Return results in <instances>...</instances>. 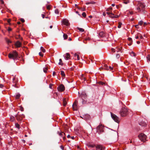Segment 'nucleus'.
Instances as JSON below:
<instances>
[{
  "label": "nucleus",
  "instance_id": "1",
  "mask_svg": "<svg viewBox=\"0 0 150 150\" xmlns=\"http://www.w3.org/2000/svg\"><path fill=\"white\" fill-rule=\"evenodd\" d=\"M137 3V10L138 12H140L141 11H143L145 7V5L144 3L140 1H138Z\"/></svg>",
  "mask_w": 150,
  "mask_h": 150
},
{
  "label": "nucleus",
  "instance_id": "2",
  "mask_svg": "<svg viewBox=\"0 0 150 150\" xmlns=\"http://www.w3.org/2000/svg\"><path fill=\"white\" fill-rule=\"evenodd\" d=\"M18 54L16 51H14L12 53H10L8 55V57L10 59H13L14 61L17 59Z\"/></svg>",
  "mask_w": 150,
  "mask_h": 150
},
{
  "label": "nucleus",
  "instance_id": "3",
  "mask_svg": "<svg viewBox=\"0 0 150 150\" xmlns=\"http://www.w3.org/2000/svg\"><path fill=\"white\" fill-rule=\"evenodd\" d=\"M139 138L142 141L144 142L146 140V136L144 133H141L138 136Z\"/></svg>",
  "mask_w": 150,
  "mask_h": 150
},
{
  "label": "nucleus",
  "instance_id": "4",
  "mask_svg": "<svg viewBox=\"0 0 150 150\" xmlns=\"http://www.w3.org/2000/svg\"><path fill=\"white\" fill-rule=\"evenodd\" d=\"M128 110L125 108H122L120 111V114L122 117L126 116L127 114Z\"/></svg>",
  "mask_w": 150,
  "mask_h": 150
},
{
  "label": "nucleus",
  "instance_id": "5",
  "mask_svg": "<svg viewBox=\"0 0 150 150\" xmlns=\"http://www.w3.org/2000/svg\"><path fill=\"white\" fill-rule=\"evenodd\" d=\"M97 132L99 134H100L103 132V126L102 125H100L98 126L96 129Z\"/></svg>",
  "mask_w": 150,
  "mask_h": 150
},
{
  "label": "nucleus",
  "instance_id": "6",
  "mask_svg": "<svg viewBox=\"0 0 150 150\" xmlns=\"http://www.w3.org/2000/svg\"><path fill=\"white\" fill-rule=\"evenodd\" d=\"M110 113L112 119L116 122L119 123L120 120V118L112 113L111 112Z\"/></svg>",
  "mask_w": 150,
  "mask_h": 150
},
{
  "label": "nucleus",
  "instance_id": "7",
  "mask_svg": "<svg viewBox=\"0 0 150 150\" xmlns=\"http://www.w3.org/2000/svg\"><path fill=\"white\" fill-rule=\"evenodd\" d=\"M79 97L81 98L82 104H84L85 101L84 99H86V94L85 92H83L80 95Z\"/></svg>",
  "mask_w": 150,
  "mask_h": 150
},
{
  "label": "nucleus",
  "instance_id": "8",
  "mask_svg": "<svg viewBox=\"0 0 150 150\" xmlns=\"http://www.w3.org/2000/svg\"><path fill=\"white\" fill-rule=\"evenodd\" d=\"M78 102L77 100H76L72 105V108L74 110H77L78 108L77 106Z\"/></svg>",
  "mask_w": 150,
  "mask_h": 150
},
{
  "label": "nucleus",
  "instance_id": "9",
  "mask_svg": "<svg viewBox=\"0 0 150 150\" xmlns=\"http://www.w3.org/2000/svg\"><path fill=\"white\" fill-rule=\"evenodd\" d=\"M96 147L97 150H104L105 149L104 146L101 145H97Z\"/></svg>",
  "mask_w": 150,
  "mask_h": 150
},
{
  "label": "nucleus",
  "instance_id": "10",
  "mask_svg": "<svg viewBox=\"0 0 150 150\" xmlns=\"http://www.w3.org/2000/svg\"><path fill=\"white\" fill-rule=\"evenodd\" d=\"M106 13L108 15V16L112 18H115L118 17L117 15L113 14L112 13L106 12Z\"/></svg>",
  "mask_w": 150,
  "mask_h": 150
},
{
  "label": "nucleus",
  "instance_id": "11",
  "mask_svg": "<svg viewBox=\"0 0 150 150\" xmlns=\"http://www.w3.org/2000/svg\"><path fill=\"white\" fill-rule=\"evenodd\" d=\"M58 91H63L65 90V87L63 84H61L57 87Z\"/></svg>",
  "mask_w": 150,
  "mask_h": 150
},
{
  "label": "nucleus",
  "instance_id": "12",
  "mask_svg": "<svg viewBox=\"0 0 150 150\" xmlns=\"http://www.w3.org/2000/svg\"><path fill=\"white\" fill-rule=\"evenodd\" d=\"M62 22L63 24L67 26H68L69 24V22L68 20L66 19H63L62 21Z\"/></svg>",
  "mask_w": 150,
  "mask_h": 150
},
{
  "label": "nucleus",
  "instance_id": "13",
  "mask_svg": "<svg viewBox=\"0 0 150 150\" xmlns=\"http://www.w3.org/2000/svg\"><path fill=\"white\" fill-rule=\"evenodd\" d=\"M103 69L107 70H110V71H111L113 69V67H111L110 66L108 67L107 65L105 64Z\"/></svg>",
  "mask_w": 150,
  "mask_h": 150
},
{
  "label": "nucleus",
  "instance_id": "14",
  "mask_svg": "<svg viewBox=\"0 0 150 150\" xmlns=\"http://www.w3.org/2000/svg\"><path fill=\"white\" fill-rule=\"evenodd\" d=\"M57 133L61 137H63V139L64 140L65 139V137L64 136L65 135L64 133H63V132H58Z\"/></svg>",
  "mask_w": 150,
  "mask_h": 150
},
{
  "label": "nucleus",
  "instance_id": "15",
  "mask_svg": "<svg viewBox=\"0 0 150 150\" xmlns=\"http://www.w3.org/2000/svg\"><path fill=\"white\" fill-rule=\"evenodd\" d=\"M22 44L19 41H18L15 43V45L17 47H20L21 45Z\"/></svg>",
  "mask_w": 150,
  "mask_h": 150
},
{
  "label": "nucleus",
  "instance_id": "16",
  "mask_svg": "<svg viewBox=\"0 0 150 150\" xmlns=\"http://www.w3.org/2000/svg\"><path fill=\"white\" fill-rule=\"evenodd\" d=\"M70 56L69 54L68 53H66V55L65 56H64V57H65V59L67 60L69 59Z\"/></svg>",
  "mask_w": 150,
  "mask_h": 150
},
{
  "label": "nucleus",
  "instance_id": "17",
  "mask_svg": "<svg viewBox=\"0 0 150 150\" xmlns=\"http://www.w3.org/2000/svg\"><path fill=\"white\" fill-rule=\"evenodd\" d=\"M83 117L84 119L87 120H88L90 118V116L88 114H86L85 115H83Z\"/></svg>",
  "mask_w": 150,
  "mask_h": 150
},
{
  "label": "nucleus",
  "instance_id": "18",
  "mask_svg": "<svg viewBox=\"0 0 150 150\" xmlns=\"http://www.w3.org/2000/svg\"><path fill=\"white\" fill-rule=\"evenodd\" d=\"M74 57L75 58V59L76 60H79L80 59V57H79V56L78 54H75L74 55Z\"/></svg>",
  "mask_w": 150,
  "mask_h": 150
},
{
  "label": "nucleus",
  "instance_id": "19",
  "mask_svg": "<svg viewBox=\"0 0 150 150\" xmlns=\"http://www.w3.org/2000/svg\"><path fill=\"white\" fill-rule=\"evenodd\" d=\"M139 124L143 126H145L146 125V124L144 122H141L139 123Z\"/></svg>",
  "mask_w": 150,
  "mask_h": 150
},
{
  "label": "nucleus",
  "instance_id": "20",
  "mask_svg": "<svg viewBox=\"0 0 150 150\" xmlns=\"http://www.w3.org/2000/svg\"><path fill=\"white\" fill-rule=\"evenodd\" d=\"M99 35L101 37H103L105 36L104 33L103 32H100L99 33Z\"/></svg>",
  "mask_w": 150,
  "mask_h": 150
},
{
  "label": "nucleus",
  "instance_id": "21",
  "mask_svg": "<svg viewBox=\"0 0 150 150\" xmlns=\"http://www.w3.org/2000/svg\"><path fill=\"white\" fill-rule=\"evenodd\" d=\"M130 54L132 56L135 57L136 56V54H135V53L132 51L130 52Z\"/></svg>",
  "mask_w": 150,
  "mask_h": 150
},
{
  "label": "nucleus",
  "instance_id": "22",
  "mask_svg": "<svg viewBox=\"0 0 150 150\" xmlns=\"http://www.w3.org/2000/svg\"><path fill=\"white\" fill-rule=\"evenodd\" d=\"M40 50L43 53H45V50L44 48L42 46L40 47Z\"/></svg>",
  "mask_w": 150,
  "mask_h": 150
},
{
  "label": "nucleus",
  "instance_id": "23",
  "mask_svg": "<svg viewBox=\"0 0 150 150\" xmlns=\"http://www.w3.org/2000/svg\"><path fill=\"white\" fill-rule=\"evenodd\" d=\"M63 105L64 106H66L67 104V102H66V100L65 99H64L63 100Z\"/></svg>",
  "mask_w": 150,
  "mask_h": 150
},
{
  "label": "nucleus",
  "instance_id": "24",
  "mask_svg": "<svg viewBox=\"0 0 150 150\" xmlns=\"http://www.w3.org/2000/svg\"><path fill=\"white\" fill-rule=\"evenodd\" d=\"M15 125L16 127L18 129H19L20 128V125L18 123H15Z\"/></svg>",
  "mask_w": 150,
  "mask_h": 150
},
{
  "label": "nucleus",
  "instance_id": "25",
  "mask_svg": "<svg viewBox=\"0 0 150 150\" xmlns=\"http://www.w3.org/2000/svg\"><path fill=\"white\" fill-rule=\"evenodd\" d=\"M95 4V2L94 1H92L90 2H86V4L87 5L89 4Z\"/></svg>",
  "mask_w": 150,
  "mask_h": 150
},
{
  "label": "nucleus",
  "instance_id": "26",
  "mask_svg": "<svg viewBox=\"0 0 150 150\" xmlns=\"http://www.w3.org/2000/svg\"><path fill=\"white\" fill-rule=\"evenodd\" d=\"M7 43L8 44L9 43H11V41L9 40L7 38L5 39Z\"/></svg>",
  "mask_w": 150,
  "mask_h": 150
},
{
  "label": "nucleus",
  "instance_id": "27",
  "mask_svg": "<svg viewBox=\"0 0 150 150\" xmlns=\"http://www.w3.org/2000/svg\"><path fill=\"white\" fill-rule=\"evenodd\" d=\"M61 74L62 76L64 77L65 76L64 72L62 71H61Z\"/></svg>",
  "mask_w": 150,
  "mask_h": 150
},
{
  "label": "nucleus",
  "instance_id": "28",
  "mask_svg": "<svg viewBox=\"0 0 150 150\" xmlns=\"http://www.w3.org/2000/svg\"><path fill=\"white\" fill-rule=\"evenodd\" d=\"M10 120L11 121H13L15 120V117H13V116H11L10 117Z\"/></svg>",
  "mask_w": 150,
  "mask_h": 150
},
{
  "label": "nucleus",
  "instance_id": "29",
  "mask_svg": "<svg viewBox=\"0 0 150 150\" xmlns=\"http://www.w3.org/2000/svg\"><path fill=\"white\" fill-rule=\"evenodd\" d=\"M77 28L80 32H84V30L82 28Z\"/></svg>",
  "mask_w": 150,
  "mask_h": 150
},
{
  "label": "nucleus",
  "instance_id": "30",
  "mask_svg": "<svg viewBox=\"0 0 150 150\" xmlns=\"http://www.w3.org/2000/svg\"><path fill=\"white\" fill-rule=\"evenodd\" d=\"M13 82L14 83H16L17 82V79L16 78H13Z\"/></svg>",
  "mask_w": 150,
  "mask_h": 150
},
{
  "label": "nucleus",
  "instance_id": "31",
  "mask_svg": "<svg viewBox=\"0 0 150 150\" xmlns=\"http://www.w3.org/2000/svg\"><path fill=\"white\" fill-rule=\"evenodd\" d=\"M59 64L60 65H63V63L62 62V59H59Z\"/></svg>",
  "mask_w": 150,
  "mask_h": 150
},
{
  "label": "nucleus",
  "instance_id": "32",
  "mask_svg": "<svg viewBox=\"0 0 150 150\" xmlns=\"http://www.w3.org/2000/svg\"><path fill=\"white\" fill-rule=\"evenodd\" d=\"M63 38H64V39H67L68 37L67 35L66 34H64L63 35Z\"/></svg>",
  "mask_w": 150,
  "mask_h": 150
},
{
  "label": "nucleus",
  "instance_id": "33",
  "mask_svg": "<svg viewBox=\"0 0 150 150\" xmlns=\"http://www.w3.org/2000/svg\"><path fill=\"white\" fill-rule=\"evenodd\" d=\"M146 58L148 61H150V55H148L146 57Z\"/></svg>",
  "mask_w": 150,
  "mask_h": 150
},
{
  "label": "nucleus",
  "instance_id": "34",
  "mask_svg": "<svg viewBox=\"0 0 150 150\" xmlns=\"http://www.w3.org/2000/svg\"><path fill=\"white\" fill-rule=\"evenodd\" d=\"M112 51L113 52H115V51H116L117 52H118V49H112Z\"/></svg>",
  "mask_w": 150,
  "mask_h": 150
},
{
  "label": "nucleus",
  "instance_id": "35",
  "mask_svg": "<svg viewBox=\"0 0 150 150\" xmlns=\"http://www.w3.org/2000/svg\"><path fill=\"white\" fill-rule=\"evenodd\" d=\"M122 25V23H119L118 25V28H121V27Z\"/></svg>",
  "mask_w": 150,
  "mask_h": 150
},
{
  "label": "nucleus",
  "instance_id": "36",
  "mask_svg": "<svg viewBox=\"0 0 150 150\" xmlns=\"http://www.w3.org/2000/svg\"><path fill=\"white\" fill-rule=\"evenodd\" d=\"M20 96V95L19 94H17L16 96V98L17 99L19 98Z\"/></svg>",
  "mask_w": 150,
  "mask_h": 150
},
{
  "label": "nucleus",
  "instance_id": "37",
  "mask_svg": "<svg viewBox=\"0 0 150 150\" xmlns=\"http://www.w3.org/2000/svg\"><path fill=\"white\" fill-rule=\"evenodd\" d=\"M88 146L90 147L93 148L96 146L94 144H90L88 145Z\"/></svg>",
  "mask_w": 150,
  "mask_h": 150
},
{
  "label": "nucleus",
  "instance_id": "38",
  "mask_svg": "<svg viewBox=\"0 0 150 150\" xmlns=\"http://www.w3.org/2000/svg\"><path fill=\"white\" fill-rule=\"evenodd\" d=\"M143 22L142 21H140L139 22V24L141 25H142V24H143Z\"/></svg>",
  "mask_w": 150,
  "mask_h": 150
},
{
  "label": "nucleus",
  "instance_id": "39",
  "mask_svg": "<svg viewBox=\"0 0 150 150\" xmlns=\"http://www.w3.org/2000/svg\"><path fill=\"white\" fill-rule=\"evenodd\" d=\"M123 0L124 1V3L126 4H127L129 2V1L127 0V1H126V0Z\"/></svg>",
  "mask_w": 150,
  "mask_h": 150
},
{
  "label": "nucleus",
  "instance_id": "40",
  "mask_svg": "<svg viewBox=\"0 0 150 150\" xmlns=\"http://www.w3.org/2000/svg\"><path fill=\"white\" fill-rule=\"evenodd\" d=\"M55 13H56V14H58L59 13V11H58V10L57 9H56L55 10Z\"/></svg>",
  "mask_w": 150,
  "mask_h": 150
},
{
  "label": "nucleus",
  "instance_id": "41",
  "mask_svg": "<svg viewBox=\"0 0 150 150\" xmlns=\"http://www.w3.org/2000/svg\"><path fill=\"white\" fill-rule=\"evenodd\" d=\"M82 15L83 17H85L86 16V14L85 12H83L82 13Z\"/></svg>",
  "mask_w": 150,
  "mask_h": 150
},
{
  "label": "nucleus",
  "instance_id": "42",
  "mask_svg": "<svg viewBox=\"0 0 150 150\" xmlns=\"http://www.w3.org/2000/svg\"><path fill=\"white\" fill-rule=\"evenodd\" d=\"M47 69L46 68H44L43 69L44 72L45 73H46L47 72Z\"/></svg>",
  "mask_w": 150,
  "mask_h": 150
},
{
  "label": "nucleus",
  "instance_id": "43",
  "mask_svg": "<svg viewBox=\"0 0 150 150\" xmlns=\"http://www.w3.org/2000/svg\"><path fill=\"white\" fill-rule=\"evenodd\" d=\"M120 57V56L119 54H117L116 55V57L117 58H119Z\"/></svg>",
  "mask_w": 150,
  "mask_h": 150
},
{
  "label": "nucleus",
  "instance_id": "44",
  "mask_svg": "<svg viewBox=\"0 0 150 150\" xmlns=\"http://www.w3.org/2000/svg\"><path fill=\"white\" fill-rule=\"evenodd\" d=\"M39 55L41 57H43V54L41 52H40L39 53Z\"/></svg>",
  "mask_w": 150,
  "mask_h": 150
},
{
  "label": "nucleus",
  "instance_id": "45",
  "mask_svg": "<svg viewBox=\"0 0 150 150\" xmlns=\"http://www.w3.org/2000/svg\"><path fill=\"white\" fill-rule=\"evenodd\" d=\"M21 21L23 23L25 22L23 18H21Z\"/></svg>",
  "mask_w": 150,
  "mask_h": 150
},
{
  "label": "nucleus",
  "instance_id": "46",
  "mask_svg": "<svg viewBox=\"0 0 150 150\" xmlns=\"http://www.w3.org/2000/svg\"><path fill=\"white\" fill-rule=\"evenodd\" d=\"M12 30V29L10 28V27H9L8 28V31H11V30Z\"/></svg>",
  "mask_w": 150,
  "mask_h": 150
},
{
  "label": "nucleus",
  "instance_id": "47",
  "mask_svg": "<svg viewBox=\"0 0 150 150\" xmlns=\"http://www.w3.org/2000/svg\"><path fill=\"white\" fill-rule=\"evenodd\" d=\"M82 76H83L82 79H83V80L84 81H85L86 80V78L85 77H83V74L82 75Z\"/></svg>",
  "mask_w": 150,
  "mask_h": 150
},
{
  "label": "nucleus",
  "instance_id": "48",
  "mask_svg": "<svg viewBox=\"0 0 150 150\" xmlns=\"http://www.w3.org/2000/svg\"><path fill=\"white\" fill-rule=\"evenodd\" d=\"M4 86V85L2 84H0V88H2Z\"/></svg>",
  "mask_w": 150,
  "mask_h": 150
},
{
  "label": "nucleus",
  "instance_id": "49",
  "mask_svg": "<svg viewBox=\"0 0 150 150\" xmlns=\"http://www.w3.org/2000/svg\"><path fill=\"white\" fill-rule=\"evenodd\" d=\"M60 148L62 150H63L64 147H63L62 146H61Z\"/></svg>",
  "mask_w": 150,
  "mask_h": 150
},
{
  "label": "nucleus",
  "instance_id": "50",
  "mask_svg": "<svg viewBox=\"0 0 150 150\" xmlns=\"http://www.w3.org/2000/svg\"><path fill=\"white\" fill-rule=\"evenodd\" d=\"M20 110L21 111H23V108L22 107H21L20 108Z\"/></svg>",
  "mask_w": 150,
  "mask_h": 150
},
{
  "label": "nucleus",
  "instance_id": "51",
  "mask_svg": "<svg viewBox=\"0 0 150 150\" xmlns=\"http://www.w3.org/2000/svg\"><path fill=\"white\" fill-rule=\"evenodd\" d=\"M41 16L43 18H44L45 17V15L43 14H42Z\"/></svg>",
  "mask_w": 150,
  "mask_h": 150
},
{
  "label": "nucleus",
  "instance_id": "52",
  "mask_svg": "<svg viewBox=\"0 0 150 150\" xmlns=\"http://www.w3.org/2000/svg\"><path fill=\"white\" fill-rule=\"evenodd\" d=\"M128 39L129 40V41H131L132 40V38H128Z\"/></svg>",
  "mask_w": 150,
  "mask_h": 150
},
{
  "label": "nucleus",
  "instance_id": "53",
  "mask_svg": "<svg viewBox=\"0 0 150 150\" xmlns=\"http://www.w3.org/2000/svg\"><path fill=\"white\" fill-rule=\"evenodd\" d=\"M19 38L20 40H23V38H22L20 36V35H19Z\"/></svg>",
  "mask_w": 150,
  "mask_h": 150
},
{
  "label": "nucleus",
  "instance_id": "54",
  "mask_svg": "<svg viewBox=\"0 0 150 150\" xmlns=\"http://www.w3.org/2000/svg\"><path fill=\"white\" fill-rule=\"evenodd\" d=\"M147 25V23H146L145 22L144 23V25L145 26Z\"/></svg>",
  "mask_w": 150,
  "mask_h": 150
},
{
  "label": "nucleus",
  "instance_id": "55",
  "mask_svg": "<svg viewBox=\"0 0 150 150\" xmlns=\"http://www.w3.org/2000/svg\"><path fill=\"white\" fill-rule=\"evenodd\" d=\"M140 39H142L143 38V37L142 36H140Z\"/></svg>",
  "mask_w": 150,
  "mask_h": 150
},
{
  "label": "nucleus",
  "instance_id": "56",
  "mask_svg": "<svg viewBox=\"0 0 150 150\" xmlns=\"http://www.w3.org/2000/svg\"><path fill=\"white\" fill-rule=\"evenodd\" d=\"M11 21V20L10 19H9L7 21H8V23H10V22Z\"/></svg>",
  "mask_w": 150,
  "mask_h": 150
},
{
  "label": "nucleus",
  "instance_id": "57",
  "mask_svg": "<svg viewBox=\"0 0 150 150\" xmlns=\"http://www.w3.org/2000/svg\"><path fill=\"white\" fill-rule=\"evenodd\" d=\"M103 16H105L106 15V13L105 12H103Z\"/></svg>",
  "mask_w": 150,
  "mask_h": 150
},
{
  "label": "nucleus",
  "instance_id": "58",
  "mask_svg": "<svg viewBox=\"0 0 150 150\" xmlns=\"http://www.w3.org/2000/svg\"><path fill=\"white\" fill-rule=\"evenodd\" d=\"M55 74V71H53V76H54Z\"/></svg>",
  "mask_w": 150,
  "mask_h": 150
},
{
  "label": "nucleus",
  "instance_id": "59",
  "mask_svg": "<svg viewBox=\"0 0 150 150\" xmlns=\"http://www.w3.org/2000/svg\"><path fill=\"white\" fill-rule=\"evenodd\" d=\"M129 13L131 14H133V12L132 11H130Z\"/></svg>",
  "mask_w": 150,
  "mask_h": 150
},
{
  "label": "nucleus",
  "instance_id": "60",
  "mask_svg": "<svg viewBox=\"0 0 150 150\" xmlns=\"http://www.w3.org/2000/svg\"><path fill=\"white\" fill-rule=\"evenodd\" d=\"M139 36H136L135 37V38H136V39H138V38H139Z\"/></svg>",
  "mask_w": 150,
  "mask_h": 150
},
{
  "label": "nucleus",
  "instance_id": "61",
  "mask_svg": "<svg viewBox=\"0 0 150 150\" xmlns=\"http://www.w3.org/2000/svg\"><path fill=\"white\" fill-rule=\"evenodd\" d=\"M100 84H101L102 85H103L104 84V83L103 82H100Z\"/></svg>",
  "mask_w": 150,
  "mask_h": 150
},
{
  "label": "nucleus",
  "instance_id": "62",
  "mask_svg": "<svg viewBox=\"0 0 150 150\" xmlns=\"http://www.w3.org/2000/svg\"><path fill=\"white\" fill-rule=\"evenodd\" d=\"M47 8L48 9H50V7L49 6H47Z\"/></svg>",
  "mask_w": 150,
  "mask_h": 150
},
{
  "label": "nucleus",
  "instance_id": "63",
  "mask_svg": "<svg viewBox=\"0 0 150 150\" xmlns=\"http://www.w3.org/2000/svg\"><path fill=\"white\" fill-rule=\"evenodd\" d=\"M109 10H112V8L111 7H109Z\"/></svg>",
  "mask_w": 150,
  "mask_h": 150
},
{
  "label": "nucleus",
  "instance_id": "64",
  "mask_svg": "<svg viewBox=\"0 0 150 150\" xmlns=\"http://www.w3.org/2000/svg\"><path fill=\"white\" fill-rule=\"evenodd\" d=\"M138 25H135V27L136 28H137L138 27Z\"/></svg>",
  "mask_w": 150,
  "mask_h": 150
}]
</instances>
